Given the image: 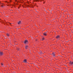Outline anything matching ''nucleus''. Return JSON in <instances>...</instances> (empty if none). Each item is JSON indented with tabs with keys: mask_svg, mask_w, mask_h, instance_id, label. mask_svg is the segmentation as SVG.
Returning a JSON list of instances; mask_svg holds the SVG:
<instances>
[{
	"mask_svg": "<svg viewBox=\"0 0 73 73\" xmlns=\"http://www.w3.org/2000/svg\"><path fill=\"white\" fill-rule=\"evenodd\" d=\"M1 64L2 67H4V65H3V64L2 63H1Z\"/></svg>",
	"mask_w": 73,
	"mask_h": 73,
	"instance_id": "obj_13",
	"label": "nucleus"
},
{
	"mask_svg": "<svg viewBox=\"0 0 73 73\" xmlns=\"http://www.w3.org/2000/svg\"><path fill=\"white\" fill-rule=\"evenodd\" d=\"M43 35L44 36H46V32H45L43 33Z\"/></svg>",
	"mask_w": 73,
	"mask_h": 73,
	"instance_id": "obj_5",
	"label": "nucleus"
},
{
	"mask_svg": "<svg viewBox=\"0 0 73 73\" xmlns=\"http://www.w3.org/2000/svg\"><path fill=\"white\" fill-rule=\"evenodd\" d=\"M39 54H42V51H40V52H38Z\"/></svg>",
	"mask_w": 73,
	"mask_h": 73,
	"instance_id": "obj_10",
	"label": "nucleus"
},
{
	"mask_svg": "<svg viewBox=\"0 0 73 73\" xmlns=\"http://www.w3.org/2000/svg\"><path fill=\"white\" fill-rule=\"evenodd\" d=\"M18 24H21V21H19V22L18 23Z\"/></svg>",
	"mask_w": 73,
	"mask_h": 73,
	"instance_id": "obj_11",
	"label": "nucleus"
},
{
	"mask_svg": "<svg viewBox=\"0 0 73 73\" xmlns=\"http://www.w3.org/2000/svg\"><path fill=\"white\" fill-rule=\"evenodd\" d=\"M23 62H25V63L27 62V60H26V59H25V60H24V61H23Z\"/></svg>",
	"mask_w": 73,
	"mask_h": 73,
	"instance_id": "obj_7",
	"label": "nucleus"
},
{
	"mask_svg": "<svg viewBox=\"0 0 73 73\" xmlns=\"http://www.w3.org/2000/svg\"><path fill=\"white\" fill-rule=\"evenodd\" d=\"M19 48H17V49L18 50H19Z\"/></svg>",
	"mask_w": 73,
	"mask_h": 73,
	"instance_id": "obj_16",
	"label": "nucleus"
},
{
	"mask_svg": "<svg viewBox=\"0 0 73 73\" xmlns=\"http://www.w3.org/2000/svg\"><path fill=\"white\" fill-rule=\"evenodd\" d=\"M10 24H11V23H10Z\"/></svg>",
	"mask_w": 73,
	"mask_h": 73,
	"instance_id": "obj_18",
	"label": "nucleus"
},
{
	"mask_svg": "<svg viewBox=\"0 0 73 73\" xmlns=\"http://www.w3.org/2000/svg\"><path fill=\"white\" fill-rule=\"evenodd\" d=\"M37 1H38V0H35V1H36V2H37Z\"/></svg>",
	"mask_w": 73,
	"mask_h": 73,
	"instance_id": "obj_14",
	"label": "nucleus"
},
{
	"mask_svg": "<svg viewBox=\"0 0 73 73\" xmlns=\"http://www.w3.org/2000/svg\"><path fill=\"white\" fill-rule=\"evenodd\" d=\"M28 47V46L26 45L25 46V49H27Z\"/></svg>",
	"mask_w": 73,
	"mask_h": 73,
	"instance_id": "obj_6",
	"label": "nucleus"
},
{
	"mask_svg": "<svg viewBox=\"0 0 73 73\" xmlns=\"http://www.w3.org/2000/svg\"><path fill=\"white\" fill-rule=\"evenodd\" d=\"M52 54L54 57H55V55H56V54H55V53L53 52L52 53Z\"/></svg>",
	"mask_w": 73,
	"mask_h": 73,
	"instance_id": "obj_3",
	"label": "nucleus"
},
{
	"mask_svg": "<svg viewBox=\"0 0 73 73\" xmlns=\"http://www.w3.org/2000/svg\"><path fill=\"white\" fill-rule=\"evenodd\" d=\"M15 42H16V41H15Z\"/></svg>",
	"mask_w": 73,
	"mask_h": 73,
	"instance_id": "obj_19",
	"label": "nucleus"
},
{
	"mask_svg": "<svg viewBox=\"0 0 73 73\" xmlns=\"http://www.w3.org/2000/svg\"><path fill=\"white\" fill-rule=\"evenodd\" d=\"M3 53L1 52H0V55H1V56H2V55H3Z\"/></svg>",
	"mask_w": 73,
	"mask_h": 73,
	"instance_id": "obj_4",
	"label": "nucleus"
},
{
	"mask_svg": "<svg viewBox=\"0 0 73 73\" xmlns=\"http://www.w3.org/2000/svg\"><path fill=\"white\" fill-rule=\"evenodd\" d=\"M2 4V5H1V7H2V8L3 7H4V4L1 3V2L0 1V4Z\"/></svg>",
	"mask_w": 73,
	"mask_h": 73,
	"instance_id": "obj_1",
	"label": "nucleus"
},
{
	"mask_svg": "<svg viewBox=\"0 0 73 73\" xmlns=\"http://www.w3.org/2000/svg\"><path fill=\"white\" fill-rule=\"evenodd\" d=\"M56 38H60V36L58 35L56 37Z\"/></svg>",
	"mask_w": 73,
	"mask_h": 73,
	"instance_id": "obj_9",
	"label": "nucleus"
},
{
	"mask_svg": "<svg viewBox=\"0 0 73 73\" xmlns=\"http://www.w3.org/2000/svg\"><path fill=\"white\" fill-rule=\"evenodd\" d=\"M45 31V30H44L43 31Z\"/></svg>",
	"mask_w": 73,
	"mask_h": 73,
	"instance_id": "obj_17",
	"label": "nucleus"
},
{
	"mask_svg": "<svg viewBox=\"0 0 73 73\" xmlns=\"http://www.w3.org/2000/svg\"><path fill=\"white\" fill-rule=\"evenodd\" d=\"M7 36H9V34L7 33Z\"/></svg>",
	"mask_w": 73,
	"mask_h": 73,
	"instance_id": "obj_15",
	"label": "nucleus"
},
{
	"mask_svg": "<svg viewBox=\"0 0 73 73\" xmlns=\"http://www.w3.org/2000/svg\"><path fill=\"white\" fill-rule=\"evenodd\" d=\"M70 64L71 65H73V62H70Z\"/></svg>",
	"mask_w": 73,
	"mask_h": 73,
	"instance_id": "obj_8",
	"label": "nucleus"
},
{
	"mask_svg": "<svg viewBox=\"0 0 73 73\" xmlns=\"http://www.w3.org/2000/svg\"><path fill=\"white\" fill-rule=\"evenodd\" d=\"M24 42V44H27V43H28V41L27 40H25L24 42Z\"/></svg>",
	"mask_w": 73,
	"mask_h": 73,
	"instance_id": "obj_2",
	"label": "nucleus"
},
{
	"mask_svg": "<svg viewBox=\"0 0 73 73\" xmlns=\"http://www.w3.org/2000/svg\"><path fill=\"white\" fill-rule=\"evenodd\" d=\"M44 40H45V38L44 37H43V38H42V41H43Z\"/></svg>",
	"mask_w": 73,
	"mask_h": 73,
	"instance_id": "obj_12",
	"label": "nucleus"
}]
</instances>
